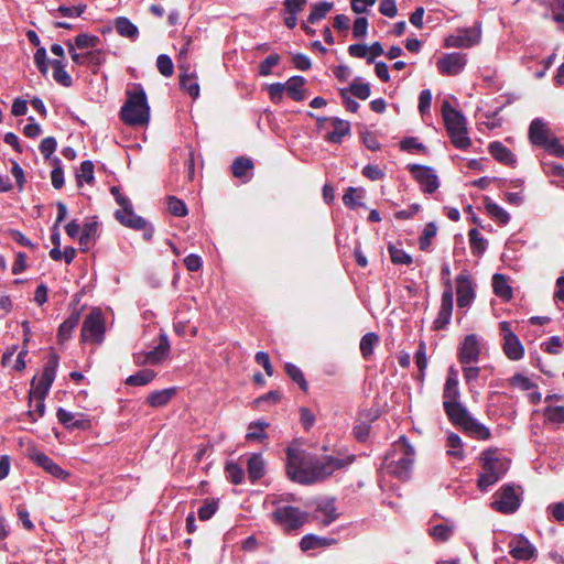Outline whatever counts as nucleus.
I'll use <instances>...</instances> for the list:
<instances>
[{"label": "nucleus", "instance_id": "obj_1", "mask_svg": "<svg viewBox=\"0 0 564 564\" xmlns=\"http://www.w3.org/2000/svg\"><path fill=\"white\" fill-rule=\"evenodd\" d=\"M458 371L451 367L443 391V406L448 420L469 436L478 440H489L490 430L473 417L467 408L459 401Z\"/></svg>", "mask_w": 564, "mask_h": 564}, {"label": "nucleus", "instance_id": "obj_2", "mask_svg": "<svg viewBox=\"0 0 564 564\" xmlns=\"http://www.w3.org/2000/svg\"><path fill=\"white\" fill-rule=\"evenodd\" d=\"M355 457L352 455H329L310 463H301L291 448L288 449V475L303 485H311L333 475L336 470L348 467Z\"/></svg>", "mask_w": 564, "mask_h": 564}, {"label": "nucleus", "instance_id": "obj_3", "mask_svg": "<svg viewBox=\"0 0 564 564\" xmlns=\"http://www.w3.org/2000/svg\"><path fill=\"white\" fill-rule=\"evenodd\" d=\"M127 99L120 109V119L128 126L142 127L150 121V106L144 88L134 83L128 86Z\"/></svg>", "mask_w": 564, "mask_h": 564}, {"label": "nucleus", "instance_id": "obj_4", "mask_svg": "<svg viewBox=\"0 0 564 564\" xmlns=\"http://www.w3.org/2000/svg\"><path fill=\"white\" fill-rule=\"evenodd\" d=\"M442 117L453 145L459 150H467L471 145V140L464 115L445 100L442 104Z\"/></svg>", "mask_w": 564, "mask_h": 564}, {"label": "nucleus", "instance_id": "obj_5", "mask_svg": "<svg viewBox=\"0 0 564 564\" xmlns=\"http://www.w3.org/2000/svg\"><path fill=\"white\" fill-rule=\"evenodd\" d=\"M480 462L484 471L478 478V488L486 491L495 485L508 470L509 460L500 455L497 449H486L481 453Z\"/></svg>", "mask_w": 564, "mask_h": 564}, {"label": "nucleus", "instance_id": "obj_6", "mask_svg": "<svg viewBox=\"0 0 564 564\" xmlns=\"http://www.w3.org/2000/svg\"><path fill=\"white\" fill-rule=\"evenodd\" d=\"M414 456V448L409 444L405 436H401L393 444L392 453L388 456L389 468L399 478H405L413 465Z\"/></svg>", "mask_w": 564, "mask_h": 564}, {"label": "nucleus", "instance_id": "obj_7", "mask_svg": "<svg viewBox=\"0 0 564 564\" xmlns=\"http://www.w3.org/2000/svg\"><path fill=\"white\" fill-rule=\"evenodd\" d=\"M105 318L100 310L91 311L85 318L80 337L85 343L101 344L105 336Z\"/></svg>", "mask_w": 564, "mask_h": 564}, {"label": "nucleus", "instance_id": "obj_8", "mask_svg": "<svg viewBox=\"0 0 564 564\" xmlns=\"http://www.w3.org/2000/svg\"><path fill=\"white\" fill-rule=\"evenodd\" d=\"M58 367V357L55 354L50 356L48 361L44 366L43 372L40 379L35 377L31 382V395H40L41 398H46L56 376V370Z\"/></svg>", "mask_w": 564, "mask_h": 564}, {"label": "nucleus", "instance_id": "obj_9", "mask_svg": "<svg viewBox=\"0 0 564 564\" xmlns=\"http://www.w3.org/2000/svg\"><path fill=\"white\" fill-rule=\"evenodd\" d=\"M272 518L275 523L282 525L285 530H296L304 525L307 513L296 507L283 506L278 507L272 512Z\"/></svg>", "mask_w": 564, "mask_h": 564}, {"label": "nucleus", "instance_id": "obj_10", "mask_svg": "<svg viewBox=\"0 0 564 564\" xmlns=\"http://www.w3.org/2000/svg\"><path fill=\"white\" fill-rule=\"evenodd\" d=\"M481 40L480 25L473 28L459 29L456 34H452L445 39L446 47L469 48L477 45Z\"/></svg>", "mask_w": 564, "mask_h": 564}, {"label": "nucleus", "instance_id": "obj_11", "mask_svg": "<svg viewBox=\"0 0 564 564\" xmlns=\"http://www.w3.org/2000/svg\"><path fill=\"white\" fill-rule=\"evenodd\" d=\"M499 328L503 340V352L510 360H520L524 355V348L518 336L511 329V324L509 322H501Z\"/></svg>", "mask_w": 564, "mask_h": 564}, {"label": "nucleus", "instance_id": "obj_12", "mask_svg": "<svg viewBox=\"0 0 564 564\" xmlns=\"http://www.w3.org/2000/svg\"><path fill=\"white\" fill-rule=\"evenodd\" d=\"M453 285L452 280L447 279L445 282V290L443 291L441 299V306L436 318L433 322V328L435 330H441L447 327L451 323L452 314H453Z\"/></svg>", "mask_w": 564, "mask_h": 564}, {"label": "nucleus", "instance_id": "obj_13", "mask_svg": "<svg viewBox=\"0 0 564 564\" xmlns=\"http://www.w3.org/2000/svg\"><path fill=\"white\" fill-rule=\"evenodd\" d=\"M494 498L492 508L501 513H513L520 507V498L512 486L501 487Z\"/></svg>", "mask_w": 564, "mask_h": 564}, {"label": "nucleus", "instance_id": "obj_14", "mask_svg": "<svg viewBox=\"0 0 564 564\" xmlns=\"http://www.w3.org/2000/svg\"><path fill=\"white\" fill-rule=\"evenodd\" d=\"M408 170L420 184L421 189L424 193L432 194L438 188V177L432 167L419 164H409Z\"/></svg>", "mask_w": 564, "mask_h": 564}, {"label": "nucleus", "instance_id": "obj_15", "mask_svg": "<svg viewBox=\"0 0 564 564\" xmlns=\"http://www.w3.org/2000/svg\"><path fill=\"white\" fill-rule=\"evenodd\" d=\"M481 352L480 338L476 334L467 335L458 348V360L462 365H471L479 360Z\"/></svg>", "mask_w": 564, "mask_h": 564}, {"label": "nucleus", "instance_id": "obj_16", "mask_svg": "<svg viewBox=\"0 0 564 564\" xmlns=\"http://www.w3.org/2000/svg\"><path fill=\"white\" fill-rule=\"evenodd\" d=\"M466 64V54L453 52L445 54L442 58H440L436 63V66L442 75L455 76L463 72Z\"/></svg>", "mask_w": 564, "mask_h": 564}, {"label": "nucleus", "instance_id": "obj_17", "mask_svg": "<svg viewBox=\"0 0 564 564\" xmlns=\"http://www.w3.org/2000/svg\"><path fill=\"white\" fill-rule=\"evenodd\" d=\"M457 305L460 308L468 307L475 299V288L471 276L463 271L456 278Z\"/></svg>", "mask_w": 564, "mask_h": 564}, {"label": "nucleus", "instance_id": "obj_18", "mask_svg": "<svg viewBox=\"0 0 564 564\" xmlns=\"http://www.w3.org/2000/svg\"><path fill=\"white\" fill-rule=\"evenodd\" d=\"M508 546L510 555L518 561H529L536 556V549L522 534L513 535Z\"/></svg>", "mask_w": 564, "mask_h": 564}, {"label": "nucleus", "instance_id": "obj_19", "mask_svg": "<svg viewBox=\"0 0 564 564\" xmlns=\"http://www.w3.org/2000/svg\"><path fill=\"white\" fill-rule=\"evenodd\" d=\"M121 200L123 203V207H121L120 209H118L116 212L117 220L121 225L132 228V229L140 230V229L145 228V220L141 216L137 215L133 212L132 204H131L130 199H121Z\"/></svg>", "mask_w": 564, "mask_h": 564}, {"label": "nucleus", "instance_id": "obj_20", "mask_svg": "<svg viewBox=\"0 0 564 564\" xmlns=\"http://www.w3.org/2000/svg\"><path fill=\"white\" fill-rule=\"evenodd\" d=\"M180 67V85L183 90H185L193 99H197L199 97V85L197 82V75L194 70L191 69V65H186L182 63L178 65Z\"/></svg>", "mask_w": 564, "mask_h": 564}, {"label": "nucleus", "instance_id": "obj_21", "mask_svg": "<svg viewBox=\"0 0 564 564\" xmlns=\"http://www.w3.org/2000/svg\"><path fill=\"white\" fill-rule=\"evenodd\" d=\"M56 416L59 423L66 429H80L86 430L90 426L89 420L80 413H73L63 408H59L56 412Z\"/></svg>", "mask_w": 564, "mask_h": 564}, {"label": "nucleus", "instance_id": "obj_22", "mask_svg": "<svg viewBox=\"0 0 564 564\" xmlns=\"http://www.w3.org/2000/svg\"><path fill=\"white\" fill-rule=\"evenodd\" d=\"M338 514L334 499H321L316 502L315 518L323 525H329L337 519Z\"/></svg>", "mask_w": 564, "mask_h": 564}, {"label": "nucleus", "instance_id": "obj_23", "mask_svg": "<svg viewBox=\"0 0 564 564\" xmlns=\"http://www.w3.org/2000/svg\"><path fill=\"white\" fill-rule=\"evenodd\" d=\"M529 138L534 145L543 147L552 138L547 123L541 118L532 120L529 127Z\"/></svg>", "mask_w": 564, "mask_h": 564}, {"label": "nucleus", "instance_id": "obj_24", "mask_svg": "<svg viewBox=\"0 0 564 564\" xmlns=\"http://www.w3.org/2000/svg\"><path fill=\"white\" fill-rule=\"evenodd\" d=\"M33 460L41 466L43 469H45L48 474L52 476L59 478V479H66L69 474L64 470L62 467H59L57 464H55L47 455L44 453H34L32 456Z\"/></svg>", "mask_w": 564, "mask_h": 564}, {"label": "nucleus", "instance_id": "obj_25", "mask_svg": "<svg viewBox=\"0 0 564 564\" xmlns=\"http://www.w3.org/2000/svg\"><path fill=\"white\" fill-rule=\"evenodd\" d=\"M330 121L333 130L327 133L326 140L328 142L339 144L343 142L345 137L350 134V123L336 117L332 118Z\"/></svg>", "mask_w": 564, "mask_h": 564}, {"label": "nucleus", "instance_id": "obj_26", "mask_svg": "<svg viewBox=\"0 0 564 564\" xmlns=\"http://www.w3.org/2000/svg\"><path fill=\"white\" fill-rule=\"evenodd\" d=\"M306 80L302 76H292L285 83V90L290 98L295 101H302L306 98V90L304 88Z\"/></svg>", "mask_w": 564, "mask_h": 564}, {"label": "nucleus", "instance_id": "obj_27", "mask_svg": "<svg viewBox=\"0 0 564 564\" xmlns=\"http://www.w3.org/2000/svg\"><path fill=\"white\" fill-rule=\"evenodd\" d=\"M489 153L500 163L513 165L516 158L513 153L499 141L491 142L488 147Z\"/></svg>", "mask_w": 564, "mask_h": 564}, {"label": "nucleus", "instance_id": "obj_28", "mask_svg": "<svg viewBox=\"0 0 564 564\" xmlns=\"http://www.w3.org/2000/svg\"><path fill=\"white\" fill-rule=\"evenodd\" d=\"M80 319L79 312H73L61 325L57 338L61 344L67 341L72 337L73 330L76 328Z\"/></svg>", "mask_w": 564, "mask_h": 564}, {"label": "nucleus", "instance_id": "obj_29", "mask_svg": "<svg viewBox=\"0 0 564 564\" xmlns=\"http://www.w3.org/2000/svg\"><path fill=\"white\" fill-rule=\"evenodd\" d=\"M248 476L252 482H256L264 476L265 463L260 454H252L248 459Z\"/></svg>", "mask_w": 564, "mask_h": 564}, {"label": "nucleus", "instance_id": "obj_30", "mask_svg": "<svg viewBox=\"0 0 564 564\" xmlns=\"http://www.w3.org/2000/svg\"><path fill=\"white\" fill-rule=\"evenodd\" d=\"M175 393V388L153 391L148 395L147 403L152 408H162L171 401Z\"/></svg>", "mask_w": 564, "mask_h": 564}, {"label": "nucleus", "instance_id": "obj_31", "mask_svg": "<svg viewBox=\"0 0 564 564\" xmlns=\"http://www.w3.org/2000/svg\"><path fill=\"white\" fill-rule=\"evenodd\" d=\"M335 543L334 539L322 538L314 534L304 535L301 539L300 546L302 551L306 552L314 549L326 547Z\"/></svg>", "mask_w": 564, "mask_h": 564}, {"label": "nucleus", "instance_id": "obj_32", "mask_svg": "<svg viewBox=\"0 0 564 564\" xmlns=\"http://www.w3.org/2000/svg\"><path fill=\"white\" fill-rule=\"evenodd\" d=\"M116 31L119 35L123 37H128L130 40H137L139 36V30L135 24H133L128 18L120 17L116 20L115 23Z\"/></svg>", "mask_w": 564, "mask_h": 564}, {"label": "nucleus", "instance_id": "obj_33", "mask_svg": "<svg viewBox=\"0 0 564 564\" xmlns=\"http://www.w3.org/2000/svg\"><path fill=\"white\" fill-rule=\"evenodd\" d=\"M269 426V423L265 421H256L251 422L248 426V432L246 434V438L250 442H262L268 438V434L265 433V429Z\"/></svg>", "mask_w": 564, "mask_h": 564}, {"label": "nucleus", "instance_id": "obj_34", "mask_svg": "<svg viewBox=\"0 0 564 564\" xmlns=\"http://www.w3.org/2000/svg\"><path fill=\"white\" fill-rule=\"evenodd\" d=\"M485 208L488 213V215L496 221H498L501 225H507L510 220V215L507 210H505L501 206H499L497 203L492 202L489 198L485 199Z\"/></svg>", "mask_w": 564, "mask_h": 564}, {"label": "nucleus", "instance_id": "obj_35", "mask_svg": "<svg viewBox=\"0 0 564 564\" xmlns=\"http://www.w3.org/2000/svg\"><path fill=\"white\" fill-rule=\"evenodd\" d=\"M446 446H447V455L458 459L463 460L465 457V452L463 448V441L459 437V435L455 433H448L447 440H446Z\"/></svg>", "mask_w": 564, "mask_h": 564}, {"label": "nucleus", "instance_id": "obj_36", "mask_svg": "<svg viewBox=\"0 0 564 564\" xmlns=\"http://www.w3.org/2000/svg\"><path fill=\"white\" fill-rule=\"evenodd\" d=\"M453 532H454V524H453V522H449V521H446L445 523L432 525L429 529L430 535L434 540L440 541V542H445V541L449 540Z\"/></svg>", "mask_w": 564, "mask_h": 564}, {"label": "nucleus", "instance_id": "obj_37", "mask_svg": "<svg viewBox=\"0 0 564 564\" xmlns=\"http://www.w3.org/2000/svg\"><path fill=\"white\" fill-rule=\"evenodd\" d=\"M53 66V78L55 82L64 87H69L73 84L70 75L65 70V63L62 59H54L51 62Z\"/></svg>", "mask_w": 564, "mask_h": 564}, {"label": "nucleus", "instance_id": "obj_38", "mask_svg": "<svg viewBox=\"0 0 564 564\" xmlns=\"http://www.w3.org/2000/svg\"><path fill=\"white\" fill-rule=\"evenodd\" d=\"M169 354V346L160 344L152 350L144 354L142 362L148 365H158L162 362Z\"/></svg>", "mask_w": 564, "mask_h": 564}, {"label": "nucleus", "instance_id": "obj_39", "mask_svg": "<svg viewBox=\"0 0 564 564\" xmlns=\"http://www.w3.org/2000/svg\"><path fill=\"white\" fill-rule=\"evenodd\" d=\"M100 43V39L97 35L89 33L78 34L74 39V47L77 50H94Z\"/></svg>", "mask_w": 564, "mask_h": 564}, {"label": "nucleus", "instance_id": "obj_40", "mask_svg": "<svg viewBox=\"0 0 564 564\" xmlns=\"http://www.w3.org/2000/svg\"><path fill=\"white\" fill-rule=\"evenodd\" d=\"M379 344V336L376 333H367L360 340V352L365 359H369L375 347Z\"/></svg>", "mask_w": 564, "mask_h": 564}, {"label": "nucleus", "instance_id": "obj_41", "mask_svg": "<svg viewBox=\"0 0 564 564\" xmlns=\"http://www.w3.org/2000/svg\"><path fill=\"white\" fill-rule=\"evenodd\" d=\"M334 4L328 1H319L312 6L311 13L307 18V21L312 24L317 21L324 19L326 14L333 9Z\"/></svg>", "mask_w": 564, "mask_h": 564}, {"label": "nucleus", "instance_id": "obj_42", "mask_svg": "<svg viewBox=\"0 0 564 564\" xmlns=\"http://www.w3.org/2000/svg\"><path fill=\"white\" fill-rule=\"evenodd\" d=\"M156 373L151 369H142L134 375L129 376L126 379L128 386H145L150 383Z\"/></svg>", "mask_w": 564, "mask_h": 564}, {"label": "nucleus", "instance_id": "obj_43", "mask_svg": "<svg viewBox=\"0 0 564 564\" xmlns=\"http://www.w3.org/2000/svg\"><path fill=\"white\" fill-rule=\"evenodd\" d=\"M494 292L496 295L509 300L512 296V290L507 279L502 274H495L492 279Z\"/></svg>", "mask_w": 564, "mask_h": 564}, {"label": "nucleus", "instance_id": "obj_44", "mask_svg": "<svg viewBox=\"0 0 564 564\" xmlns=\"http://www.w3.org/2000/svg\"><path fill=\"white\" fill-rule=\"evenodd\" d=\"M469 245L474 254H482L487 248V240L477 229L469 230Z\"/></svg>", "mask_w": 564, "mask_h": 564}, {"label": "nucleus", "instance_id": "obj_45", "mask_svg": "<svg viewBox=\"0 0 564 564\" xmlns=\"http://www.w3.org/2000/svg\"><path fill=\"white\" fill-rule=\"evenodd\" d=\"M388 251H389L391 261L394 264L410 265L413 262L412 257L408 252H405L403 249H400L393 245H389Z\"/></svg>", "mask_w": 564, "mask_h": 564}, {"label": "nucleus", "instance_id": "obj_46", "mask_svg": "<svg viewBox=\"0 0 564 564\" xmlns=\"http://www.w3.org/2000/svg\"><path fill=\"white\" fill-rule=\"evenodd\" d=\"M544 416L547 422L560 425L564 423V406L547 405L544 410Z\"/></svg>", "mask_w": 564, "mask_h": 564}, {"label": "nucleus", "instance_id": "obj_47", "mask_svg": "<svg viewBox=\"0 0 564 564\" xmlns=\"http://www.w3.org/2000/svg\"><path fill=\"white\" fill-rule=\"evenodd\" d=\"M45 398H41L40 395H31L30 394V408L29 415L33 421H36L39 417H42L45 413Z\"/></svg>", "mask_w": 564, "mask_h": 564}, {"label": "nucleus", "instance_id": "obj_48", "mask_svg": "<svg viewBox=\"0 0 564 564\" xmlns=\"http://www.w3.org/2000/svg\"><path fill=\"white\" fill-rule=\"evenodd\" d=\"M348 89V94L359 98L361 100H366L370 96V86L367 83H360L358 79H355Z\"/></svg>", "mask_w": 564, "mask_h": 564}, {"label": "nucleus", "instance_id": "obj_49", "mask_svg": "<svg viewBox=\"0 0 564 564\" xmlns=\"http://www.w3.org/2000/svg\"><path fill=\"white\" fill-rule=\"evenodd\" d=\"M78 185L84 182L90 184L94 181V164L91 161H84L76 174Z\"/></svg>", "mask_w": 564, "mask_h": 564}, {"label": "nucleus", "instance_id": "obj_50", "mask_svg": "<svg viewBox=\"0 0 564 564\" xmlns=\"http://www.w3.org/2000/svg\"><path fill=\"white\" fill-rule=\"evenodd\" d=\"M231 169L236 177H243L253 169V163L250 159L238 158L234 161Z\"/></svg>", "mask_w": 564, "mask_h": 564}, {"label": "nucleus", "instance_id": "obj_51", "mask_svg": "<svg viewBox=\"0 0 564 564\" xmlns=\"http://www.w3.org/2000/svg\"><path fill=\"white\" fill-rule=\"evenodd\" d=\"M436 232L437 227L433 223H430L424 227V230L419 239L421 250H429L433 238L436 236Z\"/></svg>", "mask_w": 564, "mask_h": 564}, {"label": "nucleus", "instance_id": "obj_52", "mask_svg": "<svg viewBox=\"0 0 564 564\" xmlns=\"http://www.w3.org/2000/svg\"><path fill=\"white\" fill-rule=\"evenodd\" d=\"M285 371L290 376V378L300 386V388L303 391L307 390V388H308L307 382L304 378L303 372L301 371V369L299 367L289 362L285 365Z\"/></svg>", "mask_w": 564, "mask_h": 564}, {"label": "nucleus", "instance_id": "obj_53", "mask_svg": "<svg viewBox=\"0 0 564 564\" xmlns=\"http://www.w3.org/2000/svg\"><path fill=\"white\" fill-rule=\"evenodd\" d=\"M226 473L228 479L235 485L241 484L245 479V471L237 463H228L226 465Z\"/></svg>", "mask_w": 564, "mask_h": 564}, {"label": "nucleus", "instance_id": "obj_54", "mask_svg": "<svg viewBox=\"0 0 564 564\" xmlns=\"http://www.w3.org/2000/svg\"><path fill=\"white\" fill-rule=\"evenodd\" d=\"M156 67L161 75L171 77L174 73V65L171 57L166 54H161L156 59Z\"/></svg>", "mask_w": 564, "mask_h": 564}, {"label": "nucleus", "instance_id": "obj_55", "mask_svg": "<svg viewBox=\"0 0 564 564\" xmlns=\"http://www.w3.org/2000/svg\"><path fill=\"white\" fill-rule=\"evenodd\" d=\"M279 54H271L263 59L259 65V75L269 76L272 73V68L280 63Z\"/></svg>", "mask_w": 564, "mask_h": 564}, {"label": "nucleus", "instance_id": "obj_56", "mask_svg": "<svg viewBox=\"0 0 564 564\" xmlns=\"http://www.w3.org/2000/svg\"><path fill=\"white\" fill-rule=\"evenodd\" d=\"M167 209L172 215L177 217H183L187 214V208L183 200L174 196L169 197Z\"/></svg>", "mask_w": 564, "mask_h": 564}, {"label": "nucleus", "instance_id": "obj_57", "mask_svg": "<svg viewBox=\"0 0 564 564\" xmlns=\"http://www.w3.org/2000/svg\"><path fill=\"white\" fill-rule=\"evenodd\" d=\"M361 198H362V195L357 194L356 188L349 187L343 196V202L347 207L355 209L362 205Z\"/></svg>", "mask_w": 564, "mask_h": 564}, {"label": "nucleus", "instance_id": "obj_58", "mask_svg": "<svg viewBox=\"0 0 564 564\" xmlns=\"http://www.w3.org/2000/svg\"><path fill=\"white\" fill-rule=\"evenodd\" d=\"M400 148L402 151H406V152H425L426 151V148L424 144H422L421 142H419V140L416 138H413V137H410V138H405L401 141L400 143Z\"/></svg>", "mask_w": 564, "mask_h": 564}, {"label": "nucleus", "instance_id": "obj_59", "mask_svg": "<svg viewBox=\"0 0 564 564\" xmlns=\"http://www.w3.org/2000/svg\"><path fill=\"white\" fill-rule=\"evenodd\" d=\"M550 154L563 158L564 156V144L560 142V140L555 137H552L542 147Z\"/></svg>", "mask_w": 564, "mask_h": 564}, {"label": "nucleus", "instance_id": "obj_60", "mask_svg": "<svg viewBox=\"0 0 564 564\" xmlns=\"http://www.w3.org/2000/svg\"><path fill=\"white\" fill-rule=\"evenodd\" d=\"M96 231L97 225L95 223L85 224L83 230L80 231L79 243L87 248L90 239L96 235Z\"/></svg>", "mask_w": 564, "mask_h": 564}, {"label": "nucleus", "instance_id": "obj_61", "mask_svg": "<svg viewBox=\"0 0 564 564\" xmlns=\"http://www.w3.org/2000/svg\"><path fill=\"white\" fill-rule=\"evenodd\" d=\"M105 63V54L101 50L94 48L86 52V65L99 67Z\"/></svg>", "mask_w": 564, "mask_h": 564}, {"label": "nucleus", "instance_id": "obj_62", "mask_svg": "<svg viewBox=\"0 0 564 564\" xmlns=\"http://www.w3.org/2000/svg\"><path fill=\"white\" fill-rule=\"evenodd\" d=\"M284 91H285V84L273 83L268 86V93H269L270 99L274 104H279L282 101Z\"/></svg>", "mask_w": 564, "mask_h": 564}, {"label": "nucleus", "instance_id": "obj_63", "mask_svg": "<svg viewBox=\"0 0 564 564\" xmlns=\"http://www.w3.org/2000/svg\"><path fill=\"white\" fill-rule=\"evenodd\" d=\"M362 175L370 181H380L386 176V173L379 166L368 164V165L364 166Z\"/></svg>", "mask_w": 564, "mask_h": 564}, {"label": "nucleus", "instance_id": "obj_64", "mask_svg": "<svg viewBox=\"0 0 564 564\" xmlns=\"http://www.w3.org/2000/svg\"><path fill=\"white\" fill-rule=\"evenodd\" d=\"M547 512L553 517V519L557 522L564 521V501L551 503L547 507Z\"/></svg>", "mask_w": 564, "mask_h": 564}]
</instances>
